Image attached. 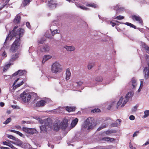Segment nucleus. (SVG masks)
<instances>
[{
	"label": "nucleus",
	"instance_id": "nucleus-1",
	"mask_svg": "<svg viewBox=\"0 0 149 149\" xmlns=\"http://www.w3.org/2000/svg\"><path fill=\"white\" fill-rule=\"evenodd\" d=\"M17 27L15 26L14 28L12 33H10L8 37L6 38L5 42H4V45L6 41L10 39L11 40L14 37H15L17 39L15 40L14 42L12 44L10 51L11 52H16L20 47V38L22 36L24 32V30L22 29H18Z\"/></svg>",
	"mask_w": 149,
	"mask_h": 149
},
{
	"label": "nucleus",
	"instance_id": "nucleus-2",
	"mask_svg": "<svg viewBox=\"0 0 149 149\" xmlns=\"http://www.w3.org/2000/svg\"><path fill=\"white\" fill-rule=\"evenodd\" d=\"M37 120H39L40 123L44 124L40 127L41 132H45L48 129L53 127L55 130H58L61 127V122L60 120H57L55 121L53 126V121L50 118L46 119L43 122L40 118H38Z\"/></svg>",
	"mask_w": 149,
	"mask_h": 149
},
{
	"label": "nucleus",
	"instance_id": "nucleus-3",
	"mask_svg": "<svg viewBox=\"0 0 149 149\" xmlns=\"http://www.w3.org/2000/svg\"><path fill=\"white\" fill-rule=\"evenodd\" d=\"M94 121L92 117H89L86 120L83 126V128L88 130L93 128L94 127Z\"/></svg>",
	"mask_w": 149,
	"mask_h": 149
},
{
	"label": "nucleus",
	"instance_id": "nucleus-4",
	"mask_svg": "<svg viewBox=\"0 0 149 149\" xmlns=\"http://www.w3.org/2000/svg\"><path fill=\"white\" fill-rule=\"evenodd\" d=\"M51 70L52 73L57 74L62 70V67L59 63L56 61L52 64Z\"/></svg>",
	"mask_w": 149,
	"mask_h": 149
},
{
	"label": "nucleus",
	"instance_id": "nucleus-5",
	"mask_svg": "<svg viewBox=\"0 0 149 149\" xmlns=\"http://www.w3.org/2000/svg\"><path fill=\"white\" fill-rule=\"evenodd\" d=\"M16 141H17L16 142L10 141V142L16 146H20L26 149H29L31 147V146L28 143H24L22 142V141L18 140V139Z\"/></svg>",
	"mask_w": 149,
	"mask_h": 149
},
{
	"label": "nucleus",
	"instance_id": "nucleus-6",
	"mask_svg": "<svg viewBox=\"0 0 149 149\" xmlns=\"http://www.w3.org/2000/svg\"><path fill=\"white\" fill-rule=\"evenodd\" d=\"M20 97L22 100L25 102H28L31 98V96L29 93L24 91L20 94Z\"/></svg>",
	"mask_w": 149,
	"mask_h": 149
},
{
	"label": "nucleus",
	"instance_id": "nucleus-7",
	"mask_svg": "<svg viewBox=\"0 0 149 149\" xmlns=\"http://www.w3.org/2000/svg\"><path fill=\"white\" fill-rule=\"evenodd\" d=\"M49 101L50 100L48 98H45L44 100H41L37 102V103H36V106L38 107H43L46 104L49 103Z\"/></svg>",
	"mask_w": 149,
	"mask_h": 149
},
{
	"label": "nucleus",
	"instance_id": "nucleus-8",
	"mask_svg": "<svg viewBox=\"0 0 149 149\" xmlns=\"http://www.w3.org/2000/svg\"><path fill=\"white\" fill-rule=\"evenodd\" d=\"M147 60L148 61V66L144 68L143 73L145 79L149 78V56L148 57Z\"/></svg>",
	"mask_w": 149,
	"mask_h": 149
},
{
	"label": "nucleus",
	"instance_id": "nucleus-9",
	"mask_svg": "<svg viewBox=\"0 0 149 149\" xmlns=\"http://www.w3.org/2000/svg\"><path fill=\"white\" fill-rule=\"evenodd\" d=\"M134 93L133 91H130L127 93L126 95L125 98L124 100V102L123 104L122 107H124V105L127 103L128 101L129 98H131L133 96Z\"/></svg>",
	"mask_w": 149,
	"mask_h": 149
},
{
	"label": "nucleus",
	"instance_id": "nucleus-10",
	"mask_svg": "<svg viewBox=\"0 0 149 149\" xmlns=\"http://www.w3.org/2000/svg\"><path fill=\"white\" fill-rule=\"evenodd\" d=\"M22 130L23 131L25 132L31 134H33L34 133H36L37 132L36 129H35L28 128L25 127H23Z\"/></svg>",
	"mask_w": 149,
	"mask_h": 149
},
{
	"label": "nucleus",
	"instance_id": "nucleus-11",
	"mask_svg": "<svg viewBox=\"0 0 149 149\" xmlns=\"http://www.w3.org/2000/svg\"><path fill=\"white\" fill-rule=\"evenodd\" d=\"M48 5L49 8L52 9L56 8L57 4L55 1L50 0V1H48Z\"/></svg>",
	"mask_w": 149,
	"mask_h": 149
},
{
	"label": "nucleus",
	"instance_id": "nucleus-12",
	"mask_svg": "<svg viewBox=\"0 0 149 149\" xmlns=\"http://www.w3.org/2000/svg\"><path fill=\"white\" fill-rule=\"evenodd\" d=\"M132 19L133 20H136L139 23L143 26V22L141 18L139 16L134 15L132 17Z\"/></svg>",
	"mask_w": 149,
	"mask_h": 149
},
{
	"label": "nucleus",
	"instance_id": "nucleus-13",
	"mask_svg": "<svg viewBox=\"0 0 149 149\" xmlns=\"http://www.w3.org/2000/svg\"><path fill=\"white\" fill-rule=\"evenodd\" d=\"M113 8L116 10L117 13L122 12L124 10V8L118 5H116V6H114Z\"/></svg>",
	"mask_w": 149,
	"mask_h": 149
},
{
	"label": "nucleus",
	"instance_id": "nucleus-14",
	"mask_svg": "<svg viewBox=\"0 0 149 149\" xmlns=\"http://www.w3.org/2000/svg\"><path fill=\"white\" fill-rule=\"evenodd\" d=\"M19 78H17V79H16V80L15 81L13 85V90H15V89H16V88H17V87H20V86H21V85H22L23 84V83H24V82L22 81H21L19 83L17 84V85H15V84L16 83V82H17V81L18 80H19Z\"/></svg>",
	"mask_w": 149,
	"mask_h": 149
},
{
	"label": "nucleus",
	"instance_id": "nucleus-15",
	"mask_svg": "<svg viewBox=\"0 0 149 149\" xmlns=\"http://www.w3.org/2000/svg\"><path fill=\"white\" fill-rule=\"evenodd\" d=\"M26 73V72L25 71L22 70H20L14 73L13 74V76H15L17 75H19V76H22L23 75L25 74Z\"/></svg>",
	"mask_w": 149,
	"mask_h": 149
},
{
	"label": "nucleus",
	"instance_id": "nucleus-16",
	"mask_svg": "<svg viewBox=\"0 0 149 149\" xmlns=\"http://www.w3.org/2000/svg\"><path fill=\"white\" fill-rule=\"evenodd\" d=\"M102 141H107L108 142H112L116 140V139L114 138H111L109 137H105L102 139Z\"/></svg>",
	"mask_w": 149,
	"mask_h": 149
},
{
	"label": "nucleus",
	"instance_id": "nucleus-17",
	"mask_svg": "<svg viewBox=\"0 0 149 149\" xmlns=\"http://www.w3.org/2000/svg\"><path fill=\"white\" fill-rule=\"evenodd\" d=\"M64 48L66 49L68 51L72 52L74 51L75 48L73 46H64Z\"/></svg>",
	"mask_w": 149,
	"mask_h": 149
},
{
	"label": "nucleus",
	"instance_id": "nucleus-18",
	"mask_svg": "<svg viewBox=\"0 0 149 149\" xmlns=\"http://www.w3.org/2000/svg\"><path fill=\"white\" fill-rule=\"evenodd\" d=\"M50 47L49 46L45 45L40 49V51L42 52H47L49 51Z\"/></svg>",
	"mask_w": 149,
	"mask_h": 149
},
{
	"label": "nucleus",
	"instance_id": "nucleus-19",
	"mask_svg": "<svg viewBox=\"0 0 149 149\" xmlns=\"http://www.w3.org/2000/svg\"><path fill=\"white\" fill-rule=\"evenodd\" d=\"M51 58L52 56L50 55H45L42 58V63H44Z\"/></svg>",
	"mask_w": 149,
	"mask_h": 149
},
{
	"label": "nucleus",
	"instance_id": "nucleus-20",
	"mask_svg": "<svg viewBox=\"0 0 149 149\" xmlns=\"http://www.w3.org/2000/svg\"><path fill=\"white\" fill-rule=\"evenodd\" d=\"M78 119L77 118H76L75 119L73 120L71 124H70V127H71V128H73L75 126L78 122Z\"/></svg>",
	"mask_w": 149,
	"mask_h": 149
},
{
	"label": "nucleus",
	"instance_id": "nucleus-21",
	"mask_svg": "<svg viewBox=\"0 0 149 149\" xmlns=\"http://www.w3.org/2000/svg\"><path fill=\"white\" fill-rule=\"evenodd\" d=\"M68 120L67 119H64L63 120V123H62V129H65L68 126Z\"/></svg>",
	"mask_w": 149,
	"mask_h": 149
},
{
	"label": "nucleus",
	"instance_id": "nucleus-22",
	"mask_svg": "<svg viewBox=\"0 0 149 149\" xmlns=\"http://www.w3.org/2000/svg\"><path fill=\"white\" fill-rule=\"evenodd\" d=\"M141 46L143 48L145 49L147 53L149 54V47L147 46L144 42H141Z\"/></svg>",
	"mask_w": 149,
	"mask_h": 149
},
{
	"label": "nucleus",
	"instance_id": "nucleus-23",
	"mask_svg": "<svg viewBox=\"0 0 149 149\" xmlns=\"http://www.w3.org/2000/svg\"><path fill=\"white\" fill-rule=\"evenodd\" d=\"M66 80H68L70 79L71 76V73L69 69H66Z\"/></svg>",
	"mask_w": 149,
	"mask_h": 149
},
{
	"label": "nucleus",
	"instance_id": "nucleus-24",
	"mask_svg": "<svg viewBox=\"0 0 149 149\" xmlns=\"http://www.w3.org/2000/svg\"><path fill=\"white\" fill-rule=\"evenodd\" d=\"M20 16L17 15L15 17L14 20V22L15 24H19L20 22Z\"/></svg>",
	"mask_w": 149,
	"mask_h": 149
},
{
	"label": "nucleus",
	"instance_id": "nucleus-25",
	"mask_svg": "<svg viewBox=\"0 0 149 149\" xmlns=\"http://www.w3.org/2000/svg\"><path fill=\"white\" fill-rule=\"evenodd\" d=\"M19 57V55L17 54H15L11 56L10 60L12 61H15Z\"/></svg>",
	"mask_w": 149,
	"mask_h": 149
},
{
	"label": "nucleus",
	"instance_id": "nucleus-26",
	"mask_svg": "<svg viewBox=\"0 0 149 149\" xmlns=\"http://www.w3.org/2000/svg\"><path fill=\"white\" fill-rule=\"evenodd\" d=\"M123 97H120V100L117 103V105L118 107H119L120 105H121V107H123V106L122 107V105H123Z\"/></svg>",
	"mask_w": 149,
	"mask_h": 149
},
{
	"label": "nucleus",
	"instance_id": "nucleus-27",
	"mask_svg": "<svg viewBox=\"0 0 149 149\" xmlns=\"http://www.w3.org/2000/svg\"><path fill=\"white\" fill-rule=\"evenodd\" d=\"M52 28H50V30L52 36H53L56 33H59L58 32V30L57 29L52 30Z\"/></svg>",
	"mask_w": 149,
	"mask_h": 149
},
{
	"label": "nucleus",
	"instance_id": "nucleus-28",
	"mask_svg": "<svg viewBox=\"0 0 149 149\" xmlns=\"http://www.w3.org/2000/svg\"><path fill=\"white\" fill-rule=\"evenodd\" d=\"M66 111L69 112H70L74 111L75 108L74 107L67 106L66 107Z\"/></svg>",
	"mask_w": 149,
	"mask_h": 149
},
{
	"label": "nucleus",
	"instance_id": "nucleus-29",
	"mask_svg": "<svg viewBox=\"0 0 149 149\" xmlns=\"http://www.w3.org/2000/svg\"><path fill=\"white\" fill-rule=\"evenodd\" d=\"M86 6L90 7H92L94 8H97L98 6L97 4H95L94 3H89L86 4Z\"/></svg>",
	"mask_w": 149,
	"mask_h": 149
},
{
	"label": "nucleus",
	"instance_id": "nucleus-30",
	"mask_svg": "<svg viewBox=\"0 0 149 149\" xmlns=\"http://www.w3.org/2000/svg\"><path fill=\"white\" fill-rule=\"evenodd\" d=\"M31 0H24L23 1L22 5L23 6H25L29 4L31 2Z\"/></svg>",
	"mask_w": 149,
	"mask_h": 149
},
{
	"label": "nucleus",
	"instance_id": "nucleus-31",
	"mask_svg": "<svg viewBox=\"0 0 149 149\" xmlns=\"http://www.w3.org/2000/svg\"><path fill=\"white\" fill-rule=\"evenodd\" d=\"M132 85L133 88H135L136 85V81L134 79H132Z\"/></svg>",
	"mask_w": 149,
	"mask_h": 149
},
{
	"label": "nucleus",
	"instance_id": "nucleus-32",
	"mask_svg": "<svg viewBox=\"0 0 149 149\" xmlns=\"http://www.w3.org/2000/svg\"><path fill=\"white\" fill-rule=\"evenodd\" d=\"M94 65V63H89L88 64V65H87V68H88L89 70H90L93 68Z\"/></svg>",
	"mask_w": 149,
	"mask_h": 149
},
{
	"label": "nucleus",
	"instance_id": "nucleus-33",
	"mask_svg": "<svg viewBox=\"0 0 149 149\" xmlns=\"http://www.w3.org/2000/svg\"><path fill=\"white\" fill-rule=\"evenodd\" d=\"M104 21H106V22H108V24H111V25H112V26H114L116 25V24L115 23L113 22H112L111 21H110V22L108 20H107V19H106L105 18H104Z\"/></svg>",
	"mask_w": 149,
	"mask_h": 149
},
{
	"label": "nucleus",
	"instance_id": "nucleus-34",
	"mask_svg": "<svg viewBox=\"0 0 149 149\" xmlns=\"http://www.w3.org/2000/svg\"><path fill=\"white\" fill-rule=\"evenodd\" d=\"M95 81L98 82H102L103 80V78L101 77H95Z\"/></svg>",
	"mask_w": 149,
	"mask_h": 149
},
{
	"label": "nucleus",
	"instance_id": "nucleus-35",
	"mask_svg": "<svg viewBox=\"0 0 149 149\" xmlns=\"http://www.w3.org/2000/svg\"><path fill=\"white\" fill-rule=\"evenodd\" d=\"M7 136L8 138H10V139H12L14 141H16L17 140V139L15 138V137H14L12 135L8 134L7 135Z\"/></svg>",
	"mask_w": 149,
	"mask_h": 149
},
{
	"label": "nucleus",
	"instance_id": "nucleus-36",
	"mask_svg": "<svg viewBox=\"0 0 149 149\" xmlns=\"http://www.w3.org/2000/svg\"><path fill=\"white\" fill-rule=\"evenodd\" d=\"M45 37L50 39L52 38V37L53 36L52 35H51L48 32H46V33H45Z\"/></svg>",
	"mask_w": 149,
	"mask_h": 149
},
{
	"label": "nucleus",
	"instance_id": "nucleus-37",
	"mask_svg": "<svg viewBox=\"0 0 149 149\" xmlns=\"http://www.w3.org/2000/svg\"><path fill=\"white\" fill-rule=\"evenodd\" d=\"M145 115L143 116V118H145L149 116V110H146L144 111Z\"/></svg>",
	"mask_w": 149,
	"mask_h": 149
},
{
	"label": "nucleus",
	"instance_id": "nucleus-38",
	"mask_svg": "<svg viewBox=\"0 0 149 149\" xmlns=\"http://www.w3.org/2000/svg\"><path fill=\"white\" fill-rule=\"evenodd\" d=\"M11 119L10 118H8L6 120L3 122V124H8V123H9L11 121Z\"/></svg>",
	"mask_w": 149,
	"mask_h": 149
},
{
	"label": "nucleus",
	"instance_id": "nucleus-39",
	"mask_svg": "<svg viewBox=\"0 0 149 149\" xmlns=\"http://www.w3.org/2000/svg\"><path fill=\"white\" fill-rule=\"evenodd\" d=\"M10 65V64H8L6 65L4 67V68L3 69V71L5 72L7 71V70H8V68H9Z\"/></svg>",
	"mask_w": 149,
	"mask_h": 149
},
{
	"label": "nucleus",
	"instance_id": "nucleus-40",
	"mask_svg": "<svg viewBox=\"0 0 149 149\" xmlns=\"http://www.w3.org/2000/svg\"><path fill=\"white\" fill-rule=\"evenodd\" d=\"M123 18H124V17L123 16L121 15H119L114 18L115 19H123Z\"/></svg>",
	"mask_w": 149,
	"mask_h": 149
},
{
	"label": "nucleus",
	"instance_id": "nucleus-41",
	"mask_svg": "<svg viewBox=\"0 0 149 149\" xmlns=\"http://www.w3.org/2000/svg\"><path fill=\"white\" fill-rule=\"evenodd\" d=\"M77 6L78 7H79L81 9H83L84 10H87L88 9L87 8H86L83 6H81L79 5V4H78V5H77Z\"/></svg>",
	"mask_w": 149,
	"mask_h": 149
},
{
	"label": "nucleus",
	"instance_id": "nucleus-42",
	"mask_svg": "<svg viewBox=\"0 0 149 149\" xmlns=\"http://www.w3.org/2000/svg\"><path fill=\"white\" fill-rule=\"evenodd\" d=\"M45 41V40L43 38H41L40 40H38V43L40 44H42Z\"/></svg>",
	"mask_w": 149,
	"mask_h": 149
},
{
	"label": "nucleus",
	"instance_id": "nucleus-43",
	"mask_svg": "<svg viewBox=\"0 0 149 149\" xmlns=\"http://www.w3.org/2000/svg\"><path fill=\"white\" fill-rule=\"evenodd\" d=\"M138 107V106L137 105H136L134 106L133 108H132V111L133 112H135L137 110V109Z\"/></svg>",
	"mask_w": 149,
	"mask_h": 149
},
{
	"label": "nucleus",
	"instance_id": "nucleus-44",
	"mask_svg": "<svg viewBox=\"0 0 149 149\" xmlns=\"http://www.w3.org/2000/svg\"><path fill=\"white\" fill-rule=\"evenodd\" d=\"M100 111V109H95L92 111L91 112L93 113L99 112Z\"/></svg>",
	"mask_w": 149,
	"mask_h": 149
},
{
	"label": "nucleus",
	"instance_id": "nucleus-45",
	"mask_svg": "<svg viewBox=\"0 0 149 149\" xmlns=\"http://www.w3.org/2000/svg\"><path fill=\"white\" fill-rule=\"evenodd\" d=\"M120 123L121 120L120 119L117 120L116 121V125H115V126H117L118 125H120Z\"/></svg>",
	"mask_w": 149,
	"mask_h": 149
},
{
	"label": "nucleus",
	"instance_id": "nucleus-46",
	"mask_svg": "<svg viewBox=\"0 0 149 149\" xmlns=\"http://www.w3.org/2000/svg\"><path fill=\"white\" fill-rule=\"evenodd\" d=\"M77 84V86H79L82 85V81H78L76 83Z\"/></svg>",
	"mask_w": 149,
	"mask_h": 149
},
{
	"label": "nucleus",
	"instance_id": "nucleus-47",
	"mask_svg": "<svg viewBox=\"0 0 149 149\" xmlns=\"http://www.w3.org/2000/svg\"><path fill=\"white\" fill-rule=\"evenodd\" d=\"M2 56L3 57H6L7 56V53L5 51L3 52L2 54Z\"/></svg>",
	"mask_w": 149,
	"mask_h": 149
},
{
	"label": "nucleus",
	"instance_id": "nucleus-48",
	"mask_svg": "<svg viewBox=\"0 0 149 149\" xmlns=\"http://www.w3.org/2000/svg\"><path fill=\"white\" fill-rule=\"evenodd\" d=\"M8 146H10V147H11V148L13 149H17V148L15 147L13 145L11 144H9Z\"/></svg>",
	"mask_w": 149,
	"mask_h": 149
},
{
	"label": "nucleus",
	"instance_id": "nucleus-49",
	"mask_svg": "<svg viewBox=\"0 0 149 149\" xmlns=\"http://www.w3.org/2000/svg\"><path fill=\"white\" fill-rule=\"evenodd\" d=\"M129 119L130 120H134L135 119V117L133 115H131L130 116Z\"/></svg>",
	"mask_w": 149,
	"mask_h": 149
},
{
	"label": "nucleus",
	"instance_id": "nucleus-50",
	"mask_svg": "<svg viewBox=\"0 0 149 149\" xmlns=\"http://www.w3.org/2000/svg\"><path fill=\"white\" fill-rule=\"evenodd\" d=\"M138 131H136L134 133L133 135V137H134L135 136H137V134H138Z\"/></svg>",
	"mask_w": 149,
	"mask_h": 149
},
{
	"label": "nucleus",
	"instance_id": "nucleus-51",
	"mask_svg": "<svg viewBox=\"0 0 149 149\" xmlns=\"http://www.w3.org/2000/svg\"><path fill=\"white\" fill-rule=\"evenodd\" d=\"M11 107H12L13 109H19V107L16 105H12Z\"/></svg>",
	"mask_w": 149,
	"mask_h": 149
},
{
	"label": "nucleus",
	"instance_id": "nucleus-52",
	"mask_svg": "<svg viewBox=\"0 0 149 149\" xmlns=\"http://www.w3.org/2000/svg\"><path fill=\"white\" fill-rule=\"evenodd\" d=\"M4 78H6L7 77V78H6V79H9L11 78V76L9 75H4Z\"/></svg>",
	"mask_w": 149,
	"mask_h": 149
},
{
	"label": "nucleus",
	"instance_id": "nucleus-53",
	"mask_svg": "<svg viewBox=\"0 0 149 149\" xmlns=\"http://www.w3.org/2000/svg\"><path fill=\"white\" fill-rule=\"evenodd\" d=\"M111 149V146H107L106 147H105L103 148H101V149Z\"/></svg>",
	"mask_w": 149,
	"mask_h": 149
},
{
	"label": "nucleus",
	"instance_id": "nucleus-54",
	"mask_svg": "<svg viewBox=\"0 0 149 149\" xmlns=\"http://www.w3.org/2000/svg\"><path fill=\"white\" fill-rule=\"evenodd\" d=\"M3 145H6V146H8V145L10 144V143H8L6 141H4L3 142Z\"/></svg>",
	"mask_w": 149,
	"mask_h": 149
},
{
	"label": "nucleus",
	"instance_id": "nucleus-55",
	"mask_svg": "<svg viewBox=\"0 0 149 149\" xmlns=\"http://www.w3.org/2000/svg\"><path fill=\"white\" fill-rule=\"evenodd\" d=\"M112 133V132H111V131H108L106 132L105 133L107 135L111 133Z\"/></svg>",
	"mask_w": 149,
	"mask_h": 149
},
{
	"label": "nucleus",
	"instance_id": "nucleus-56",
	"mask_svg": "<svg viewBox=\"0 0 149 149\" xmlns=\"http://www.w3.org/2000/svg\"><path fill=\"white\" fill-rule=\"evenodd\" d=\"M130 148L131 149H135V148L134 147L131 143H130Z\"/></svg>",
	"mask_w": 149,
	"mask_h": 149
},
{
	"label": "nucleus",
	"instance_id": "nucleus-57",
	"mask_svg": "<svg viewBox=\"0 0 149 149\" xmlns=\"http://www.w3.org/2000/svg\"><path fill=\"white\" fill-rule=\"evenodd\" d=\"M124 24L126 25H127L128 26H131V24H131L130 23H129V22H126L125 23H124Z\"/></svg>",
	"mask_w": 149,
	"mask_h": 149
},
{
	"label": "nucleus",
	"instance_id": "nucleus-58",
	"mask_svg": "<svg viewBox=\"0 0 149 149\" xmlns=\"http://www.w3.org/2000/svg\"><path fill=\"white\" fill-rule=\"evenodd\" d=\"M106 125H105L104 126H102V127H101L98 128V130H100L102 128H104L105 127H106Z\"/></svg>",
	"mask_w": 149,
	"mask_h": 149
},
{
	"label": "nucleus",
	"instance_id": "nucleus-59",
	"mask_svg": "<svg viewBox=\"0 0 149 149\" xmlns=\"http://www.w3.org/2000/svg\"><path fill=\"white\" fill-rule=\"evenodd\" d=\"M26 26L27 27L29 28H30V25L29 22H27L26 23Z\"/></svg>",
	"mask_w": 149,
	"mask_h": 149
},
{
	"label": "nucleus",
	"instance_id": "nucleus-60",
	"mask_svg": "<svg viewBox=\"0 0 149 149\" xmlns=\"http://www.w3.org/2000/svg\"><path fill=\"white\" fill-rule=\"evenodd\" d=\"M10 0H3V1L5 2V4H6L8 3Z\"/></svg>",
	"mask_w": 149,
	"mask_h": 149
},
{
	"label": "nucleus",
	"instance_id": "nucleus-61",
	"mask_svg": "<svg viewBox=\"0 0 149 149\" xmlns=\"http://www.w3.org/2000/svg\"><path fill=\"white\" fill-rule=\"evenodd\" d=\"M149 144V139L146 141V142H145V143L144 144V145L145 146H146L148 144Z\"/></svg>",
	"mask_w": 149,
	"mask_h": 149
},
{
	"label": "nucleus",
	"instance_id": "nucleus-62",
	"mask_svg": "<svg viewBox=\"0 0 149 149\" xmlns=\"http://www.w3.org/2000/svg\"><path fill=\"white\" fill-rule=\"evenodd\" d=\"M130 26L132 28H133L135 29H136V26H135L134 25L132 24H131V26Z\"/></svg>",
	"mask_w": 149,
	"mask_h": 149
},
{
	"label": "nucleus",
	"instance_id": "nucleus-63",
	"mask_svg": "<svg viewBox=\"0 0 149 149\" xmlns=\"http://www.w3.org/2000/svg\"><path fill=\"white\" fill-rule=\"evenodd\" d=\"M1 148L2 149H11L9 148L8 147H1Z\"/></svg>",
	"mask_w": 149,
	"mask_h": 149
},
{
	"label": "nucleus",
	"instance_id": "nucleus-64",
	"mask_svg": "<svg viewBox=\"0 0 149 149\" xmlns=\"http://www.w3.org/2000/svg\"><path fill=\"white\" fill-rule=\"evenodd\" d=\"M140 87L139 89H138V90H137V91L136 92V93L137 94V95L139 94V93L140 92Z\"/></svg>",
	"mask_w": 149,
	"mask_h": 149
}]
</instances>
